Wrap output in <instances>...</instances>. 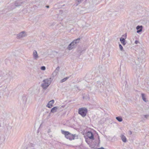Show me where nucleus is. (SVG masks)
<instances>
[{
	"mask_svg": "<svg viewBox=\"0 0 149 149\" xmlns=\"http://www.w3.org/2000/svg\"><path fill=\"white\" fill-rule=\"evenodd\" d=\"M62 133L64 135L65 137L69 140L78 139V136L76 134H72L69 132L61 130Z\"/></svg>",
	"mask_w": 149,
	"mask_h": 149,
	"instance_id": "1",
	"label": "nucleus"
},
{
	"mask_svg": "<svg viewBox=\"0 0 149 149\" xmlns=\"http://www.w3.org/2000/svg\"><path fill=\"white\" fill-rule=\"evenodd\" d=\"M52 80L51 78L44 80L42 81L43 83L41 85V86L43 89H46L50 84Z\"/></svg>",
	"mask_w": 149,
	"mask_h": 149,
	"instance_id": "2",
	"label": "nucleus"
},
{
	"mask_svg": "<svg viewBox=\"0 0 149 149\" xmlns=\"http://www.w3.org/2000/svg\"><path fill=\"white\" fill-rule=\"evenodd\" d=\"M87 112V109L85 108H82L79 110V113L83 117L86 115Z\"/></svg>",
	"mask_w": 149,
	"mask_h": 149,
	"instance_id": "3",
	"label": "nucleus"
},
{
	"mask_svg": "<svg viewBox=\"0 0 149 149\" xmlns=\"http://www.w3.org/2000/svg\"><path fill=\"white\" fill-rule=\"evenodd\" d=\"M27 36V33L25 31H22L17 34V37L18 39H21L26 37Z\"/></svg>",
	"mask_w": 149,
	"mask_h": 149,
	"instance_id": "4",
	"label": "nucleus"
},
{
	"mask_svg": "<svg viewBox=\"0 0 149 149\" xmlns=\"http://www.w3.org/2000/svg\"><path fill=\"white\" fill-rule=\"evenodd\" d=\"M86 135L88 138L91 139H94V135L92 132L89 131L86 133Z\"/></svg>",
	"mask_w": 149,
	"mask_h": 149,
	"instance_id": "5",
	"label": "nucleus"
},
{
	"mask_svg": "<svg viewBox=\"0 0 149 149\" xmlns=\"http://www.w3.org/2000/svg\"><path fill=\"white\" fill-rule=\"evenodd\" d=\"M123 36L125 38H121L120 39V41L121 43L124 45H125L126 44V42L125 40V38H126L127 37V35L125 34V35H123Z\"/></svg>",
	"mask_w": 149,
	"mask_h": 149,
	"instance_id": "6",
	"label": "nucleus"
},
{
	"mask_svg": "<svg viewBox=\"0 0 149 149\" xmlns=\"http://www.w3.org/2000/svg\"><path fill=\"white\" fill-rule=\"evenodd\" d=\"M74 42H72L70 45H69L68 47V48L69 50L72 49L74 48L75 46L76 45L74 44Z\"/></svg>",
	"mask_w": 149,
	"mask_h": 149,
	"instance_id": "7",
	"label": "nucleus"
},
{
	"mask_svg": "<svg viewBox=\"0 0 149 149\" xmlns=\"http://www.w3.org/2000/svg\"><path fill=\"white\" fill-rule=\"evenodd\" d=\"M54 103V100H52L49 102L47 104L46 106L49 108H51L53 106V104Z\"/></svg>",
	"mask_w": 149,
	"mask_h": 149,
	"instance_id": "8",
	"label": "nucleus"
},
{
	"mask_svg": "<svg viewBox=\"0 0 149 149\" xmlns=\"http://www.w3.org/2000/svg\"><path fill=\"white\" fill-rule=\"evenodd\" d=\"M33 58L34 60H37L39 58V56L36 50L33 51Z\"/></svg>",
	"mask_w": 149,
	"mask_h": 149,
	"instance_id": "9",
	"label": "nucleus"
},
{
	"mask_svg": "<svg viewBox=\"0 0 149 149\" xmlns=\"http://www.w3.org/2000/svg\"><path fill=\"white\" fill-rule=\"evenodd\" d=\"M136 70L137 73H141L142 71V68L139 65H137Z\"/></svg>",
	"mask_w": 149,
	"mask_h": 149,
	"instance_id": "10",
	"label": "nucleus"
},
{
	"mask_svg": "<svg viewBox=\"0 0 149 149\" xmlns=\"http://www.w3.org/2000/svg\"><path fill=\"white\" fill-rule=\"evenodd\" d=\"M58 107H54L52 108L51 111V112L54 113L57 111V109H58Z\"/></svg>",
	"mask_w": 149,
	"mask_h": 149,
	"instance_id": "11",
	"label": "nucleus"
},
{
	"mask_svg": "<svg viewBox=\"0 0 149 149\" xmlns=\"http://www.w3.org/2000/svg\"><path fill=\"white\" fill-rule=\"evenodd\" d=\"M22 100L23 103L24 104H25L27 100L26 97L25 96H23L22 98Z\"/></svg>",
	"mask_w": 149,
	"mask_h": 149,
	"instance_id": "12",
	"label": "nucleus"
},
{
	"mask_svg": "<svg viewBox=\"0 0 149 149\" xmlns=\"http://www.w3.org/2000/svg\"><path fill=\"white\" fill-rule=\"evenodd\" d=\"M141 96H142V98L143 100L145 101V102H146V96L144 94L142 93L141 94Z\"/></svg>",
	"mask_w": 149,
	"mask_h": 149,
	"instance_id": "13",
	"label": "nucleus"
},
{
	"mask_svg": "<svg viewBox=\"0 0 149 149\" xmlns=\"http://www.w3.org/2000/svg\"><path fill=\"white\" fill-rule=\"evenodd\" d=\"M116 119L119 122H121L123 120V119L120 116H118L116 117Z\"/></svg>",
	"mask_w": 149,
	"mask_h": 149,
	"instance_id": "14",
	"label": "nucleus"
},
{
	"mask_svg": "<svg viewBox=\"0 0 149 149\" xmlns=\"http://www.w3.org/2000/svg\"><path fill=\"white\" fill-rule=\"evenodd\" d=\"M69 78V77H67L65 78H64L63 79H62L61 80L60 82L63 83L64 82H65V81H66Z\"/></svg>",
	"mask_w": 149,
	"mask_h": 149,
	"instance_id": "15",
	"label": "nucleus"
},
{
	"mask_svg": "<svg viewBox=\"0 0 149 149\" xmlns=\"http://www.w3.org/2000/svg\"><path fill=\"white\" fill-rule=\"evenodd\" d=\"M80 39L79 38H78L75 40H74L73 41V42L74 41L75 42H74V44L76 45V44L77 43H78L80 41Z\"/></svg>",
	"mask_w": 149,
	"mask_h": 149,
	"instance_id": "16",
	"label": "nucleus"
},
{
	"mask_svg": "<svg viewBox=\"0 0 149 149\" xmlns=\"http://www.w3.org/2000/svg\"><path fill=\"white\" fill-rule=\"evenodd\" d=\"M143 28V26H138L136 27V29L137 30H139L140 29Z\"/></svg>",
	"mask_w": 149,
	"mask_h": 149,
	"instance_id": "17",
	"label": "nucleus"
},
{
	"mask_svg": "<svg viewBox=\"0 0 149 149\" xmlns=\"http://www.w3.org/2000/svg\"><path fill=\"white\" fill-rule=\"evenodd\" d=\"M58 72H56L55 71H54L52 73V75L53 77L55 76L57 74Z\"/></svg>",
	"mask_w": 149,
	"mask_h": 149,
	"instance_id": "18",
	"label": "nucleus"
},
{
	"mask_svg": "<svg viewBox=\"0 0 149 149\" xmlns=\"http://www.w3.org/2000/svg\"><path fill=\"white\" fill-rule=\"evenodd\" d=\"M60 69V67L59 66L57 67L55 71L56 72H57L58 73V72L59 71Z\"/></svg>",
	"mask_w": 149,
	"mask_h": 149,
	"instance_id": "19",
	"label": "nucleus"
},
{
	"mask_svg": "<svg viewBox=\"0 0 149 149\" xmlns=\"http://www.w3.org/2000/svg\"><path fill=\"white\" fill-rule=\"evenodd\" d=\"M122 140H126V137L123 135H121V136Z\"/></svg>",
	"mask_w": 149,
	"mask_h": 149,
	"instance_id": "20",
	"label": "nucleus"
},
{
	"mask_svg": "<svg viewBox=\"0 0 149 149\" xmlns=\"http://www.w3.org/2000/svg\"><path fill=\"white\" fill-rule=\"evenodd\" d=\"M119 47L121 51H122L123 50V47L121 45H120V44L119 45Z\"/></svg>",
	"mask_w": 149,
	"mask_h": 149,
	"instance_id": "21",
	"label": "nucleus"
},
{
	"mask_svg": "<svg viewBox=\"0 0 149 149\" xmlns=\"http://www.w3.org/2000/svg\"><path fill=\"white\" fill-rule=\"evenodd\" d=\"M9 75H10V77H9V78L10 79L11 78H12V76L13 74L11 72H10L9 73Z\"/></svg>",
	"mask_w": 149,
	"mask_h": 149,
	"instance_id": "22",
	"label": "nucleus"
},
{
	"mask_svg": "<svg viewBox=\"0 0 149 149\" xmlns=\"http://www.w3.org/2000/svg\"><path fill=\"white\" fill-rule=\"evenodd\" d=\"M149 116V115H144L143 116V117L145 118L146 119H147Z\"/></svg>",
	"mask_w": 149,
	"mask_h": 149,
	"instance_id": "23",
	"label": "nucleus"
},
{
	"mask_svg": "<svg viewBox=\"0 0 149 149\" xmlns=\"http://www.w3.org/2000/svg\"><path fill=\"white\" fill-rule=\"evenodd\" d=\"M42 70H45V67L44 66H42L40 68Z\"/></svg>",
	"mask_w": 149,
	"mask_h": 149,
	"instance_id": "24",
	"label": "nucleus"
},
{
	"mask_svg": "<svg viewBox=\"0 0 149 149\" xmlns=\"http://www.w3.org/2000/svg\"><path fill=\"white\" fill-rule=\"evenodd\" d=\"M142 31V29H140L139 30H137L136 31V32L138 33H139V32H141Z\"/></svg>",
	"mask_w": 149,
	"mask_h": 149,
	"instance_id": "25",
	"label": "nucleus"
},
{
	"mask_svg": "<svg viewBox=\"0 0 149 149\" xmlns=\"http://www.w3.org/2000/svg\"><path fill=\"white\" fill-rule=\"evenodd\" d=\"M142 31V29H140L139 30H137L136 31V32L138 33H139V32H141Z\"/></svg>",
	"mask_w": 149,
	"mask_h": 149,
	"instance_id": "26",
	"label": "nucleus"
},
{
	"mask_svg": "<svg viewBox=\"0 0 149 149\" xmlns=\"http://www.w3.org/2000/svg\"><path fill=\"white\" fill-rule=\"evenodd\" d=\"M84 0H77V1L78 2V3H80L82 1Z\"/></svg>",
	"mask_w": 149,
	"mask_h": 149,
	"instance_id": "27",
	"label": "nucleus"
},
{
	"mask_svg": "<svg viewBox=\"0 0 149 149\" xmlns=\"http://www.w3.org/2000/svg\"><path fill=\"white\" fill-rule=\"evenodd\" d=\"M135 43L136 44H138V43H139V41H137V40H136L135 42Z\"/></svg>",
	"mask_w": 149,
	"mask_h": 149,
	"instance_id": "28",
	"label": "nucleus"
},
{
	"mask_svg": "<svg viewBox=\"0 0 149 149\" xmlns=\"http://www.w3.org/2000/svg\"><path fill=\"white\" fill-rule=\"evenodd\" d=\"M34 145H35V144H32V143H31L30 144V146L31 147H33Z\"/></svg>",
	"mask_w": 149,
	"mask_h": 149,
	"instance_id": "29",
	"label": "nucleus"
},
{
	"mask_svg": "<svg viewBox=\"0 0 149 149\" xmlns=\"http://www.w3.org/2000/svg\"><path fill=\"white\" fill-rule=\"evenodd\" d=\"M21 3H19V4L18 5H17V3H15V6H20L21 5Z\"/></svg>",
	"mask_w": 149,
	"mask_h": 149,
	"instance_id": "30",
	"label": "nucleus"
},
{
	"mask_svg": "<svg viewBox=\"0 0 149 149\" xmlns=\"http://www.w3.org/2000/svg\"><path fill=\"white\" fill-rule=\"evenodd\" d=\"M128 134H132V132L131 131H129L128 132Z\"/></svg>",
	"mask_w": 149,
	"mask_h": 149,
	"instance_id": "31",
	"label": "nucleus"
},
{
	"mask_svg": "<svg viewBox=\"0 0 149 149\" xmlns=\"http://www.w3.org/2000/svg\"><path fill=\"white\" fill-rule=\"evenodd\" d=\"M51 132V130L50 129H48V132H47L48 133H49V132Z\"/></svg>",
	"mask_w": 149,
	"mask_h": 149,
	"instance_id": "32",
	"label": "nucleus"
},
{
	"mask_svg": "<svg viewBox=\"0 0 149 149\" xmlns=\"http://www.w3.org/2000/svg\"><path fill=\"white\" fill-rule=\"evenodd\" d=\"M97 149H104V148L103 147H101L100 148H97Z\"/></svg>",
	"mask_w": 149,
	"mask_h": 149,
	"instance_id": "33",
	"label": "nucleus"
},
{
	"mask_svg": "<svg viewBox=\"0 0 149 149\" xmlns=\"http://www.w3.org/2000/svg\"><path fill=\"white\" fill-rule=\"evenodd\" d=\"M123 142L125 143L127 141V140H123Z\"/></svg>",
	"mask_w": 149,
	"mask_h": 149,
	"instance_id": "34",
	"label": "nucleus"
},
{
	"mask_svg": "<svg viewBox=\"0 0 149 149\" xmlns=\"http://www.w3.org/2000/svg\"><path fill=\"white\" fill-rule=\"evenodd\" d=\"M88 140H86V142L87 143V142H88Z\"/></svg>",
	"mask_w": 149,
	"mask_h": 149,
	"instance_id": "35",
	"label": "nucleus"
},
{
	"mask_svg": "<svg viewBox=\"0 0 149 149\" xmlns=\"http://www.w3.org/2000/svg\"><path fill=\"white\" fill-rule=\"evenodd\" d=\"M46 7H47V8H48L49 7V6H47Z\"/></svg>",
	"mask_w": 149,
	"mask_h": 149,
	"instance_id": "36",
	"label": "nucleus"
},
{
	"mask_svg": "<svg viewBox=\"0 0 149 149\" xmlns=\"http://www.w3.org/2000/svg\"><path fill=\"white\" fill-rule=\"evenodd\" d=\"M100 143V141H99V143H98V145H99V144Z\"/></svg>",
	"mask_w": 149,
	"mask_h": 149,
	"instance_id": "37",
	"label": "nucleus"
}]
</instances>
